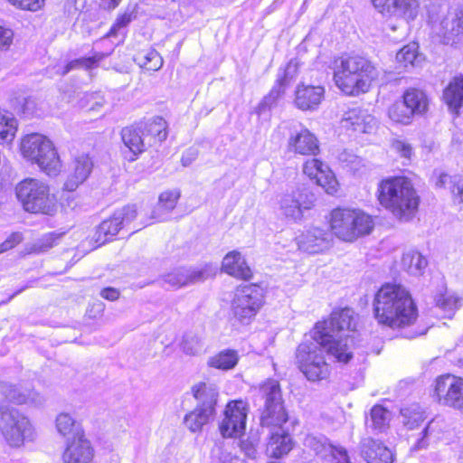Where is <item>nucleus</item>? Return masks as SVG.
I'll list each match as a JSON object with an SVG mask.
<instances>
[{
  "label": "nucleus",
  "instance_id": "41",
  "mask_svg": "<svg viewBox=\"0 0 463 463\" xmlns=\"http://www.w3.org/2000/svg\"><path fill=\"white\" fill-rule=\"evenodd\" d=\"M239 361L237 351L225 349L211 356L207 362L210 367L221 370H230L235 367Z\"/></svg>",
  "mask_w": 463,
  "mask_h": 463
},
{
  "label": "nucleus",
  "instance_id": "2",
  "mask_svg": "<svg viewBox=\"0 0 463 463\" xmlns=\"http://www.w3.org/2000/svg\"><path fill=\"white\" fill-rule=\"evenodd\" d=\"M260 392L265 401L260 423L263 427L270 428L266 452L269 457L279 458L287 455L293 448L290 435L282 428L288 418L283 405L279 383L269 379L261 384Z\"/></svg>",
  "mask_w": 463,
  "mask_h": 463
},
{
  "label": "nucleus",
  "instance_id": "56",
  "mask_svg": "<svg viewBox=\"0 0 463 463\" xmlns=\"http://www.w3.org/2000/svg\"><path fill=\"white\" fill-rule=\"evenodd\" d=\"M333 451L327 456V460L332 463H351L347 450L342 446H334Z\"/></svg>",
  "mask_w": 463,
  "mask_h": 463
},
{
  "label": "nucleus",
  "instance_id": "43",
  "mask_svg": "<svg viewBox=\"0 0 463 463\" xmlns=\"http://www.w3.org/2000/svg\"><path fill=\"white\" fill-rule=\"evenodd\" d=\"M389 118L398 124L408 125L412 121L413 114L403 100L392 103L387 110Z\"/></svg>",
  "mask_w": 463,
  "mask_h": 463
},
{
  "label": "nucleus",
  "instance_id": "49",
  "mask_svg": "<svg viewBox=\"0 0 463 463\" xmlns=\"http://www.w3.org/2000/svg\"><path fill=\"white\" fill-rule=\"evenodd\" d=\"M396 60L404 67H407L408 65L413 66L418 60L416 44H408L401 49L400 52L396 54Z\"/></svg>",
  "mask_w": 463,
  "mask_h": 463
},
{
  "label": "nucleus",
  "instance_id": "48",
  "mask_svg": "<svg viewBox=\"0 0 463 463\" xmlns=\"http://www.w3.org/2000/svg\"><path fill=\"white\" fill-rule=\"evenodd\" d=\"M203 348V341L201 336L195 334L184 335L182 341V350L189 355L199 354Z\"/></svg>",
  "mask_w": 463,
  "mask_h": 463
},
{
  "label": "nucleus",
  "instance_id": "27",
  "mask_svg": "<svg viewBox=\"0 0 463 463\" xmlns=\"http://www.w3.org/2000/svg\"><path fill=\"white\" fill-rule=\"evenodd\" d=\"M222 269L224 272L236 279L249 280L252 271L240 251L228 252L222 260Z\"/></svg>",
  "mask_w": 463,
  "mask_h": 463
},
{
  "label": "nucleus",
  "instance_id": "34",
  "mask_svg": "<svg viewBox=\"0 0 463 463\" xmlns=\"http://www.w3.org/2000/svg\"><path fill=\"white\" fill-rule=\"evenodd\" d=\"M392 413L382 405H374L370 411V418L366 421L368 430L375 433L385 431L389 428Z\"/></svg>",
  "mask_w": 463,
  "mask_h": 463
},
{
  "label": "nucleus",
  "instance_id": "42",
  "mask_svg": "<svg viewBox=\"0 0 463 463\" xmlns=\"http://www.w3.org/2000/svg\"><path fill=\"white\" fill-rule=\"evenodd\" d=\"M134 61L143 69L156 71L163 66V59L154 49L139 52Z\"/></svg>",
  "mask_w": 463,
  "mask_h": 463
},
{
  "label": "nucleus",
  "instance_id": "26",
  "mask_svg": "<svg viewBox=\"0 0 463 463\" xmlns=\"http://www.w3.org/2000/svg\"><path fill=\"white\" fill-rule=\"evenodd\" d=\"M93 163L90 157L82 154L76 156L71 166V173L65 182V188L69 191H74L79 184H82L91 173Z\"/></svg>",
  "mask_w": 463,
  "mask_h": 463
},
{
  "label": "nucleus",
  "instance_id": "11",
  "mask_svg": "<svg viewBox=\"0 0 463 463\" xmlns=\"http://www.w3.org/2000/svg\"><path fill=\"white\" fill-rule=\"evenodd\" d=\"M315 202V194L305 185H299L281 196L279 211L286 219L298 222L306 211L314 207Z\"/></svg>",
  "mask_w": 463,
  "mask_h": 463
},
{
  "label": "nucleus",
  "instance_id": "37",
  "mask_svg": "<svg viewBox=\"0 0 463 463\" xmlns=\"http://www.w3.org/2000/svg\"><path fill=\"white\" fill-rule=\"evenodd\" d=\"M112 52L113 50L108 52H95L90 57H82L72 60L65 65L63 70L61 71V75H66L71 71L76 69L91 70L97 68L99 61L109 57Z\"/></svg>",
  "mask_w": 463,
  "mask_h": 463
},
{
  "label": "nucleus",
  "instance_id": "29",
  "mask_svg": "<svg viewBox=\"0 0 463 463\" xmlns=\"http://www.w3.org/2000/svg\"><path fill=\"white\" fill-rule=\"evenodd\" d=\"M192 393L197 401V406L216 410L219 389L215 383L200 382L192 387Z\"/></svg>",
  "mask_w": 463,
  "mask_h": 463
},
{
  "label": "nucleus",
  "instance_id": "18",
  "mask_svg": "<svg viewBox=\"0 0 463 463\" xmlns=\"http://www.w3.org/2000/svg\"><path fill=\"white\" fill-rule=\"evenodd\" d=\"M290 129L287 143L289 152L301 156H317L319 153L318 139L309 129L300 123L291 124Z\"/></svg>",
  "mask_w": 463,
  "mask_h": 463
},
{
  "label": "nucleus",
  "instance_id": "52",
  "mask_svg": "<svg viewBox=\"0 0 463 463\" xmlns=\"http://www.w3.org/2000/svg\"><path fill=\"white\" fill-rule=\"evenodd\" d=\"M59 236L53 233L44 235L39 241L33 244L30 252L32 253H43L52 249L55 244Z\"/></svg>",
  "mask_w": 463,
  "mask_h": 463
},
{
  "label": "nucleus",
  "instance_id": "15",
  "mask_svg": "<svg viewBox=\"0 0 463 463\" xmlns=\"http://www.w3.org/2000/svg\"><path fill=\"white\" fill-rule=\"evenodd\" d=\"M426 8L429 22L432 24L434 32L443 38L444 43H449L461 32L455 11L445 13V7L434 2H430Z\"/></svg>",
  "mask_w": 463,
  "mask_h": 463
},
{
  "label": "nucleus",
  "instance_id": "54",
  "mask_svg": "<svg viewBox=\"0 0 463 463\" xmlns=\"http://www.w3.org/2000/svg\"><path fill=\"white\" fill-rule=\"evenodd\" d=\"M392 149L400 155L402 158L411 160L413 156V147L404 139H393L391 145Z\"/></svg>",
  "mask_w": 463,
  "mask_h": 463
},
{
  "label": "nucleus",
  "instance_id": "64",
  "mask_svg": "<svg viewBox=\"0 0 463 463\" xmlns=\"http://www.w3.org/2000/svg\"><path fill=\"white\" fill-rule=\"evenodd\" d=\"M120 2L121 0H101L100 5L104 9L112 10L115 9Z\"/></svg>",
  "mask_w": 463,
  "mask_h": 463
},
{
  "label": "nucleus",
  "instance_id": "9",
  "mask_svg": "<svg viewBox=\"0 0 463 463\" xmlns=\"http://www.w3.org/2000/svg\"><path fill=\"white\" fill-rule=\"evenodd\" d=\"M330 227L339 239L353 241L359 236L369 234L373 222L370 215L362 211L335 209L331 213Z\"/></svg>",
  "mask_w": 463,
  "mask_h": 463
},
{
  "label": "nucleus",
  "instance_id": "8",
  "mask_svg": "<svg viewBox=\"0 0 463 463\" xmlns=\"http://www.w3.org/2000/svg\"><path fill=\"white\" fill-rule=\"evenodd\" d=\"M0 432L9 447L21 448L36 437L31 420L17 408L0 403Z\"/></svg>",
  "mask_w": 463,
  "mask_h": 463
},
{
  "label": "nucleus",
  "instance_id": "5",
  "mask_svg": "<svg viewBox=\"0 0 463 463\" xmlns=\"http://www.w3.org/2000/svg\"><path fill=\"white\" fill-rule=\"evenodd\" d=\"M378 77L375 66L366 58L343 56L335 61L334 80L337 88L348 96L366 93Z\"/></svg>",
  "mask_w": 463,
  "mask_h": 463
},
{
  "label": "nucleus",
  "instance_id": "47",
  "mask_svg": "<svg viewBox=\"0 0 463 463\" xmlns=\"http://www.w3.org/2000/svg\"><path fill=\"white\" fill-rule=\"evenodd\" d=\"M16 132V118L10 114L0 112V138L10 143L14 140Z\"/></svg>",
  "mask_w": 463,
  "mask_h": 463
},
{
  "label": "nucleus",
  "instance_id": "1",
  "mask_svg": "<svg viewBox=\"0 0 463 463\" xmlns=\"http://www.w3.org/2000/svg\"><path fill=\"white\" fill-rule=\"evenodd\" d=\"M325 324H317L310 339H307L296 350V364L300 372L310 382L326 380L330 375V366L326 362L324 353L326 351L337 362L346 364L353 357L347 341L344 345L340 343L331 345V335Z\"/></svg>",
  "mask_w": 463,
  "mask_h": 463
},
{
  "label": "nucleus",
  "instance_id": "60",
  "mask_svg": "<svg viewBox=\"0 0 463 463\" xmlns=\"http://www.w3.org/2000/svg\"><path fill=\"white\" fill-rule=\"evenodd\" d=\"M338 158L342 163L345 164L346 166H350L352 169H356L361 163L358 156L345 150L340 153Z\"/></svg>",
  "mask_w": 463,
  "mask_h": 463
},
{
  "label": "nucleus",
  "instance_id": "39",
  "mask_svg": "<svg viewBox=\"0 0 463 463\" xmlns=\"http://www.w3.org/2000/svg\"><path fill=\"white\" fill-rule=\"evenodd\" d=\"M428 264L427 260L420 252L409 250L405 252L402 259V267L409 274L420 276L423 273Z\"/></svg>",
  "mask_w": 463,
  "mask_h": 463
},
{
  "label": "nucleus",
  "instance_id": "35",
  "mask_svg": "<svg viewBox=\"0 0 463 463\" xmlns=\"http://www.w3.org/2000/svg\"><path fill=\"white\" fill-rule=\"evenodd\" d=\"M180 195V191L177 189L163 192L159 195L158 203L153 213L152 219L164 221L165 219L164 215L169 213L175 208Z\"/></svg>",
  "mask_w": 463,
  "mask_h": 463
},
{
  "label": "nucleus",
  "instance_id": "38",
  "mask_svg": "<svg viewBox=\"0 0 463 463\" xmlns=\"http://www.w3.org/2000/svg\"><path fill=\"white\" fill-rule=\"evenodd\" d=\"M435 306L439 309L444 317L451 318L461 305V298L454 293H439L434 298Z\"/></svg>",
  "mask_w": 463,
  "mask_h": 463
},
{
  "label": "nucleus",
  "instance_id": "22",
  "mask_svg": "<svg viewBox=\"0 0 463 463\" xmlns=\"http://www.w3.org/2000/svg\"><path fill=\"white\" fill-rule=\"evenodd\" d=\"M325 93L321 85L300 83L295 90L294 104L302 111H315L324 100Z\"/></svg>",
  "mask_w": 463,
  "mask_h": 463
},
{
  "label": "nucleus",
  "instance_id": "31",
  "mask_svg": "<svg viewBox=\"0 0 463 463\" xmlns=\"http://www.w3.org/2000/svg\"><path fill=\"white\" fill-rule=\"evenodd\" d=\"M216 410L197 406L184 417V424L192 432H199L215 417Z\"/></svg>",
  "mask_w": 463,
  "mask_h": 463
},
{
  "label": "nucleus",
  "instance_id": "16",
  "mask_svg": "<svg viewBox=\"0 0 463 463\" xmlns=\"http://www.w3.org/2000/svg\"><path fill=\"white\" fill-rule=\"evenodd\" d=\"M325 324L328 333L333 335L331 345H336L335 343H340L344 345L347 340L349 350L352 351L353 338L345 335V331H354L356 326L354 311L345 307L332 312L329 321L319 322Z\"/></svg>",
  "mask_w": 463,
  "mask_h": 463
},
{
  "label": "nucleus",
  "instance_id": "61",
  "mask_svg": "<svg viewBox=\"0 0 463 463\" xmlns=\"http://www.w3.org/2000/svg\"><path fill=\"white\" fill-rule=\"evenodd\" d=\"M198 156V150L194 147L188 148L182 156L181 162L184 166L191 165Z\"/></svg>",
  "mask_w": 463,
  "mask_h": 463
},
{
  "label": "nucleus",
  "instance_id": "28",
  "mask_svg": "<svg viewBox=\"0 0 463 463\" xmlns=\"http://www.w3.org/2000/svg\"><path fill=\"white\" fill-rule=\"evenodd\" d=\"M207 278L205 270L180 268L164 276L163 279L172 288H181L203 281Z\"/></svg>",
  "mask_w": 463,
  "mask_h": 463
},
{
  "label": "nucleus",
  "instance_id": "19",
  "mask_svg": "<svg viewBox=\"0 0 463 463\" xmlns=\"http://www.w3.org/2000/svg\"><path fill=\"white\" fill-rule=\"evenodd\" d=\"M303 173L310 179L323 187L329 194H334L338 190V182L328 165L322 161L312 158L303 165Z\"/></svg>",
  "mask_w": 463,
  "mask_h": 463
},
{
  "label": "nucleus",
  "instance_id": "23",
  "mask_svg": "<svg viewBox=\"0 0 463 463\" xmlns=\"http://www.w3.org/2000/svg\"><path fill=\"white\" fill-rule=\"evenodd\" d=\"M331 241L332 234L317 227L309 228L298 237V248L310 254L329 249Z\"/></svg>",
  "mask_w": 463,
  "mask_h": 463
},
{
  "label": "nucleus",
  "instance_id": "53",
  "mask_svg": "<svg viewBox=\"0 0 463 463\" xmlns=\"http://www.w3.org/2000/svg\"><path fill=\"white\" fill-rule=\"evenodd\" d=\"M402 414L403 417V424L409 430H414L420 426L425 420L422 411H410L408 409L402 410Z\"/></svg>",
  "mask_w": 463,
  "mask_h": 463
},
{
  "label": "nucleus",
  "instance_id": "13",
  "mask_svg": "<svg viewBox=\"0 0 463 463\" xmlns=\"http://www.w3.org/2000/svg\"><path fill=\"white\" fill-rule=\"evenodd\" d=\"M136 205H127L114 212L112 216L104 220L96 229L93 241L101 246L111 241L118 232L130 224L137 217Z\"/></svg>",
  "mask_w": 463,
  "mask_h": 463
},
{
  "label": "nucleus",
  "instance_id": "55",
  "mask_svg": "<svg viewBox=\"0 0 463 463\" xmlns=\"http://www.w3.org/2000/svg\"><path fill=\"white\" fill-rule=\"evenodd\" d=\"M297 73L298 64L297 62L290 61L284 70L283 76L278 79L276 84L281 86L285 90L286 86L295 79Z\"/></svg>",
  "mask_w": 463,
  "mask_h": 463
},
{
  "label": "nucleus",
  "instance_id": "3",
  "mask_svg": "<svg viewBox=\"0 0 463 463\" xmlns=\"http://www.w3.org/2000/svg\"><path fill=\"white\" fill-rule=\"evenodd\" d=\"M373 314L377 322L392 329L412 325L418 310L410 292L402 286L385 284L373 300Z\"/></svg>",
  "mask_w": 463,
  "mask_h": 463
},
{
  "label": "nucleus",
  "instance_id": "57",
  "mask_svg": "<svg viewBox=\"0 0 463 463\" xmlns=\"http://www.w3.org/2000/svg\"><path fill=\"white\" fill-rule=\"evenodd\" d=\"M132 18H133L132 13H124V14H120L117 18L115 24L110 28L109 32L107 33L106 37H110V36L116 35L118 30L127 26L132 21Z\"/></svg>",
  "mask_w": 463,
  "mask_h": 463
},
{
  "label": "nucleus",
  "instance_id": "21",
  "mask_svg": "<svg viewBox=\"0 0 463 463\" xmlns=\"http://www.w3.org/2000/svg\"><path fill=\"white\" fill-rule=\"evenodd\" d=\"M0 393L8 401L19 405L38 407L45 402V398L39 392L23 385L1 383Z\"/></svg>",
  "mask_w": 463,
  "mask_h": 463
},
{
  "label": "nucleus",
  "instance_id": "44",
  "mask_svg": "<svg viewBox=\"0 0 463 463\" xmlns=\"http://www.w3.org/2000/svg\"><path fill=\"white\" fill-rule=\"evenodd\" d=\"M304 444L323 458H327V456L333 451L332 449L335 446L329 442L327 438L322 435H307L305 438Z\"/></svg>",
  "mask_w": 463,
  "mask_h": 463
},
{
  "label": "nucleus",
  "instance_id": "30",
  "mask_svg": "<svg viewBox=\"0 0 463 463\" xmlns=\"http://www.w3.org/2000/svg\"><path fill=\"white\" fill-rule=\"evenodd\" d=\"M55 428L59 435L65 440L85 435L81 424L68 412H61L56 416Z\"/></svg>",
  "mask_w": 463,
  "mask_h": 463
},
{
  "label": "nucleus",
  "instance_id": "33",
  "mask_svg": "<svg viewBox=\"0 0 463 463\" xmlns=\"http://www.w3.org/2000/svg\"><path fill=\"white\" fill-rule=\"evenodd\" d=\"M121 137L124 145L134 156L145 150L146 134H144L142 127L124 128L121 131Z\"/></svg>",
  "mask_w": 463,
  "mask_h": 463
},
{
  "label": "nucleus",
  "instance_id": "17",
  "mask_svg": "<svg viewBox=\"0 0 463 463\" xmlns=\"http://www.w3.org/2000/svg\"><path fill=\"white\" fill-rule=\"evenodd\" d=\"M372 3L383 17H395L407 24L414 21L419 14L417 0H372Z\"/></svg>",
  "mask_w": 463,
  "mask_h": 463
},
{
  "label": "nucleus",
  "instance_id": "63",
  "mask_svg": "<svg viewBox=\"0 0 463 463\" xmlns=\"http://www.w3.org/2000/svg\"><path fill=\"white\" fill-rule=\"evenodd\" d=\"M80 1L81 0H63L65 11L69 14L76 13L80 9L79 4Z\"/></svg>",
  "mask_w": 463,
  "mask_h": 463
},
{
  "label": "nucleus",
  "instance_id": "36",
  "mask_svg": "<svg viewBox=\"0 0 463 463\" xmlns=\"http://www.w3.org/2000/svg\"><path fill=\"white\" fill-rule=\"evenodd\" d=\"M402 100L409 109L411 110L413 116L423 115L429 107L427 95L418 89L407 90L402 96Z\"/></svg>",
  "mask_w": 463,
  "mask_h": 463
},
{
  "label": "nucleus",
  "instance_id": "24",
  "mask_svg": "<svg viewBox=\"0 0 463 463\" xmlns=\"http://www.w3.org/2000/svg\"><path fill=\"white\" fill-rule=\"evenodd\" d=\"M342 127L356 133H371L376 128V118L362 108L345 111L341 119Z\"/></svg>",
  "mask_w": 463,
  "mask_h": 463
},
{
  "label": "nucleus",
  "instance_id": "4",
  "mask_svg": "<svg viewBox=\"0 0 463 463\" xmlns=\"http://www.w3.org/2000/svg\"><path fill=\"white\" fill-rule=\"evenodd\" d=\"M377 197L383 207L405 222L415 216L420 203V196L411 181L405 176L382 180L377 187Z\"/></svg>",
  "mask_w": 463,
  "mask_h": 463
},
{
  "label": "nucleus",
  "instance_id": "10",
  "mask_svg": "<svg viewBox=\"0 0 463 463\" xmlns=\"http://www.w3.org/2000/svg\"><path fill=\"white\" fill-rule=\"evenodd\" d=\"M264 304V290L256 284L239 287L232 303L233 316L241 323L248 324Z\"/></svg>",
  "mask_w": 463,
  "mask_h": 463
},
{
  "label": "nucleus",
  "instance_id": "20",
  "mask_svg": "<svg viewBox=\"0 0 463 463\" xmlns=\"http://www.w3.org/2000/svg\"><path fill=\"white\" fill-rule=\"evenodd\" d=\"M94 457V448L86 435L65 440L61 455L63 463H90Z\"/></svg>",
  "mask_w": 463,
  "mask_h": 463
},
{
  "label": "nucleus",
  "instance_id": "58",
  "mask_svg": "<svg viewBox=\"0 0 463 463\" xmlns=\"http://www.w3.org/2000/svg\"><path fill=\"white\" fill-rule=\"evenodd\" d=\"M23 240V235L20 232L12 233L1 245L0 253L13 249L19 244Z\"/></svg>",
  "mask_w": 463,
  "mask_h": 463
},
{
  "label": "nucleus",
  "instance_id": "46",
  "mask_svg": "<svg viewBox=\"0 0 463 463\" xmlns=\"http://www.w3.org/2000/svg\"><path fill=\"white\" fill-rule=\"evenodd\" d=\"M142 128L144 134L146 133L147 136H151L157 142L164 141L167 137L166 122L161 117L154 118L146 122Z\"/></svg>",
  "mask_w": 463,
  "mask_h": 463
},
{
  "label": "nucleus",
  "instance_id": "59",
  "mask_svg": "<svg viewBox=\"0 0 463 463\" xmlns=\"http://www.w3.org/2000/svg\"><path fill=\"white\" fill-rule=\"evenodd\" d=\"M14 33L11 29L0 26V50H8L13 43Z\"/></svg>",
  "mask_w": 463,
  "mask_h": 463
},
{
  "label": "nucleus",
  "instance_id": "62",
  "mask_svg": "<svg viewBox=\"0 0 463 463\" xmlns=\"http://www.w3.org/2000/svg\"><path fill=\"white\" fill-rule=\"evenodd\" d=\"M100 296L105 299L114 301L118 298L119 292L114 288H106L101 290Z\"/></svg>",
  "mask_w": 463,
  "mask_h": 463
},
{
  "label": "nucleus",
  "instance_id": "7",
  "mask_svg": "<svg viewBox=\"0 0 463 463\" xmlns=\"http://www.w3.org/2000/svg\"><path fill=\"white\" fill-rule=\"evenodd\" d=\"M23 157L49 176H56L62 164L57 149L51 139L39 133L24 136L20 142Z\"/></svg>",
  "mask_w": 463,
  "mask_h": 463
},
{
  "label": "nucleus",
  "instance_id": "25",
  "mask_svg": "<svg viewBox=\"0 0 463 463\" xmlns=\"http://www.w3.org/2000/svg\"><path fill=\"white\" fill-rule=\"evenodd\" d=\"M361 455L366 463H392V451L379 440L366 437L361 440Z\"/></svg>",
  "mask_w": 463,
  "mask_h": 463
},
{
  "label": "nucleus",
  "instance_id": "32",
  "mask_svg": "<svg viewBox=\"0 0 463 463\" xmlns=\"http://www.w3.org/2000/svg\"><path fill=\"white\" fill-rule=\"evenodd\" d=\"M443 99L449 109L458 114L459 109L463 106V78H454L443 91Z\"/></svg>",
  "mask_w": 463,
  "mask_h": 463
},
{
  "label": "nucleus",
  "instance_id": "51",
  "mask_svg": "<svg viewBox=\"0 0 463 463\" xmlns=\"http://www.w3.org/2000/svg\"><path fill=\"white\" fill-rule=\"evenodd\" d=\"M450 179L452 184L451 191L455 198L458 199L459 203H463V175H457L449 177L448 175H441L439 183L442 184Z\"/></svg>",
  "mask_w": 463,
  "mask_h": 463
},
{
  "label": "nucleus",
  "instance_id": "6",
  "mask_svg": "<svg viewBox=\"0 0 463 463\" xmlns=\"http://www.w3.org/2000/svg\"><path fill=\"white\" fill-rule=\"evenodd\" d=\"M15 196L24 212L52 216L58 209L57 198L44 181L27 177L16 184Z\"/></svg>",
  "mask_w": 463,
  "mask_h": 463
},
{
  "label": "nucleus",
  "instance_id": "40",
  "mask_svg": "<svg viewBox=\"0 0 463 463\" xmlns=\"http://www.w3.org/2000/svg\"><path fill=\"white\" fill-rule=\"evenodd\" d=\"M441 425L439 421L431 420L422 430L420 438L417 439L411 449L420 450L428 448L431 442H436L440 439Z\"/></svg>",
  "mask_w": 463,
  "mask_h": 463
},
{
  "label": "nucleus",
  "instance_id": "50",
  "mask_svg": "<svg viewBox=\"0 0 463 463\" xmlns=\"http://www.w3.org/2000/svg\"><path fill=\"white\" fill-rule=\"evenodd\" d=\"M260 438L257 433L250 432L249 436L241 439L240 441L241 450L250 458H255L257 456V448Z\"/></svg>",
  "mask_w": 463,
  "mask_h": 463
},
{
  "label": "nucleus",
  "instance_id": "45",
  "mask_svg": "<svg viewBox=\"0 0 463 463\" xmlns=\"http://www.w3.org/2000/svg\"><path fill=\"white\" fill-rule=\"evenodd\" d=\"M284 93L285 90L281 86L275 84L270 91L256 107V113L260 116L271 110L277 105L278 100L284 95Z\"/></svg>",
  "mask_w": 463,
  "mask_h": 463
},
{
  "label": "nucleus",
  "instance_id": "14",
  "mask_svg": "<svg viewBox=\"0 0 463 463\" xmlns=\"http://www.w3.org/2000/svg\"><path fill=\"white\" fill-rule=\"evenodd\" d=\"M433 395L439 404L463 412V378L452 374L438 377Z\"/></svg>",
  "mask_w": 463,
  "mask_h": 463
},
{
  "label": "nucleus",
  "instance_id": "12",
  "mask_svg": "<svg viewBox=\"0 0 463 463\" xmlns=\"http://www.w3.org/2000/svg\"><path fill=\"white\" fill-rule=\"evenodd\" d=\"M249 405L242 400L231 401L227 403L223 418L219 423V431L224 439L241 438L246 430Z\"/></svg>",
  "mask_w": 463,
  "mask_h": 463
}]
</instances>
